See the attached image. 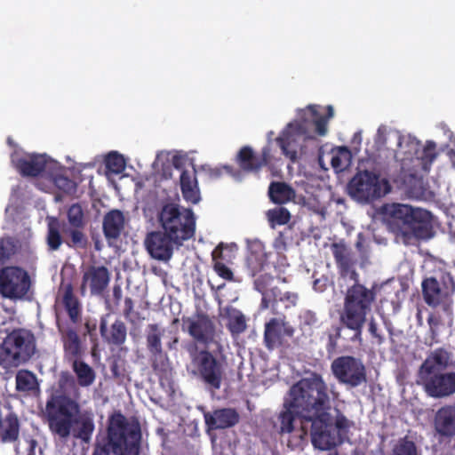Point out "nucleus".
<instances>
[{
	"instance_id": "f257e3e1",
	"label": "nucleus",
	"mask_w": 455,
	"mask_h": 455,
	"mask_svg": "<svg viewBox=\"0 0 455 455\" xmlns=\"http://www.w3.org/2000/svg\"><path fill=\"white\" fill-rule=\"evenodd\" d=\"M283 409L275 425L280 435L291 434L288 446L299 448L307 443L310 428L311 443L325 451L335 445L331 433L332 418L329 388L321 374L312 372L294 383L284 399Z\"/></svg>"
},
{
	"instance_id": "f03ea898",
	"label": "nucleus",
	"mask_w": 455,
	"mask_h": 455,
	"mask_svg": "<svg viewBox=\"0 0 455 455\" xmlns=\"http://www.w3.org/2000/svg\"><path fill=\"white\" fill-rule=\"evenodd\" d=\"M68 363L76 377L68 371H60L57 388L48 396L42 418L54 437L66 441L73 435L87 443L95 430V423L92 412L82 410L80 387L92 386L96 372L83 358Z\"/></svg>"
},
{
	"instance_id": "7ed1b4c3",
	"label": "nucleus",
	"mask_w": 455,
	"mask_h": 455,
	"mask_svg": "<svg viewBox=\"0 0 455 455\" xmlns=\"http://www.w3.org/2000/svg\"><path fill=\"white\" fill-rule=\"evenodd\" d=\"M141 445L139 419L116 411L108 416L105 435L97 440L92 455H140Z\"/></svg>"
},
{
	"instance_id": "20e7f679",
	"label": "nucleus",
	"mask_w": 455,
	"mask_h": 455,
	"mask_svg": "<svg viewBox=\"0 0 455 455\" xmlns=\"http://www.w3.org/2000/svg\"><path fill=\"white\" fill-rule=\"evenodd\" d=\"M382 213L387 229L404 244L414 239L427 240L434 235L432 214L427 210L393 203L383 205Z\"/></svg>"
},
{
	"instance_id": "39448f33",
	"label": "nucleus",
	"mask_w": 455,
	"mask_h": 455,
	"mask_svg": "<svg viewBox=\"0 0 455 455\" xmlns=\"http://www.w3.org/2000/svg\"><path fill=\"white\" fill-rule=\"evenodd\" d=\"M454 366L453 354L445 347L431 350L419 367L417 383L432 398L441 399L455 394V371H446Z\"/></svg>"
},
{
	"instance_id": "423d86ee",
	"label": "nucleus",
	"mask_w": 455,
	"mask_h": 455,
	"mask_svg": "<svg viewBox=\"0 0 455 455\" xmlns=\"http://www.w3.org/2000/svg\"><path fill=\"white\" fill-rule=\"evenodd\" d=\"M354 284L347 288L344 307L340 314V323L353 331L350 337L351 342L363 343V329L367 320V315L371 311V307L376 299L374 287L366 288L358 281H353Z\"/></svg>"
},
{
	"instance_id": "0eeeda50",
	"label": "nucleus",
	"mask_w": 455,
	"mask_h": 455,
	"mask_svg": "<svg viewBox=\"0 0 455 455\" xmlns=\"http://www.w3.org/2000/svg\"><path fill=\"white\" fill-rule=\"evenodd\" d=\"M36 352V339L27 329H14L0 344V367L5 370L27 363Z\"/></svg>"
},
{
	"instance_id": "6e6552de",
	"label": "nucleus",
	"mask_w": 455,
	"mask_h": 455,
	"mask_svg": "<svg viewBox=\"0 0 455 455\" xmlns=\"http://www.w3.org/2000/svg\"><path fill=\"white\" fill-rule=\"evenodd\" d=\"M156 219L162 230L181 243L195 235L196 217L194 212L189 208L168 202L161 206Z\"/></svg>"
},
{
	"instance_id": "1a4fd4ad",
	"label": "nucleus",
	"mask_w": 455,
	"mask_h": 455,
	"mask_svg": "<svg viewBox=\"0 0 455 455\" xmlns=\"http://www.w3.org/2000/svg\"><path fill=\"white\" fill-rule=\"evenodd\" d=\"M349 195L362 202L379 199L391 190L387 180L381 179L379 174L369 171L357 172L347 185Z\"/></svg>"
},
{
	"instance_id": "9d476101",
	"label": "nucleus",
	"mask_w": 455,
	"mask_h": 455,
	"mask_svg": "<svg viewBox=\"0 0 455 455\" xmlns=\"http://www.w3.org/2000/svg\"><path fill=\"white\" fill-rule=\"evenodd\" d=\"M188 352L194 374L212 389H220L224 374L222 363L210 351L206 349L198 351L196 346Z\"/></svg>"
},
{
	"instance_id": "9b49d317",
	"label": "nucleus",
	"mask_w": 455,
	"mask_h": 455,
	"mask_svg": "<svg viewBox=\"0 0 455 455\" xmlns=\"http://www.w3.org/2000/svg\"><path fill=\"white\" fill-rule=\"evenodd\" d=\"M46 243L52 251H58L62 243L71 249H86L89 243L84 227L62 225L53 219L47 226Z\"/></svg>"
},
{
	"instance_id": "f8f14e48",
	"label": "nucleus",
	"mask_w": 455,
	"mask_h": 455,
	"mask_svg": "<svg viewBox=\"0 0 455 455\" xmlns=\"http://www.w3.org/2000/svg\"><path fill=\"white\" fill-rule=\"evenodd\" d=\"M331 370L339 384L355 388L367 382V372L363 363L352 355H342L334 359Z\"/></svg>"
},
{
	"instance_id": "ddd939ff",
	"label": "nucleus",
	"mask_w": 455,
	"mask_h": 455,
	"mask_svg": "<svg viewBox=\"0 0 455 455\" xmlns=\"http://www.w3.org/2000/svg\"><path fill=\"white\" fill-rule=\"evenodd\" d=\"M30 288L27 271L19 267H7L0 272V290L10 299H21Z\"/></svg>"
},
{
	"instance_id": "4468645a",
	"label": "nucleus",
	"mask_w": 455,
	"mask_h": 455,
	"mask_svg": "<svg viewBox=\"0 0 455 455\" xmlns=\"http://www.w3.org/2000/svg\"><path fill=\"white\" fill-rule=\"evenodd\" d=\"M164 330L157 323H150L146 329V344L150 354L151 366L156 372H165L169 358L162 346Z\"/></svg>"
},
{
	"instance_id": "2eb2a0df",
	"label": "nucleus",
	"mask_w": 455,
	"mask_h": 455,
	"mask_svg": "<svg viewBox=\"0 0 455 455\" xmlns=\"http://www.w3.org/2000/svg\"><path fill=\"white\" fill-rule=\"evenodd\" d=\"M294 327L286 320L285 315L273 317L264 325L263 341L267 350L272 351L283 347L284 338H292Z\"/></svg>"
},
{
	"instance_id": "dca6fc26",
	"label": "nucleus",
	"mask_w": 455,
	"mask_h": 455,
	"mask_svg": "<svg viewBox=\"0 0 455 455\" xmlns=\"http://www.w3.org/2000/svg\"><path fill=\"white\" fill-rule=\"evenodd\" d=\"M183 243L171 237L164 230L148 233L145 239V246L150 256L157 260L168 261L173 253V246H180Z\"/></svg>"
},
{
	"instance_id": "f3484780",
	"label": "nucleus",
	"mask_w": 455,
	"mask_h": 455,
	"mask_svg": "<svg viewBox=\"0 0 455 455\" xmlns=\"http://www.w3.org/2000/svg\"><path fill=\"white\" fill-rule=\"evenodd\" d=\"M330 248L339 276L351 281H358L359 274L355 269L357 259L351 248L342 240L332 243Z\"/></svg>"
},
{
	"instance_id": "a211bd4d",
	"label": "nucleus",
	"mask_w": 455,
	"mask_h": 455,
	"mask_svg": "<svg viewBox=\"0 0 455 455\" xmlns=\"http://www.w3.org/2000/svg\"><path fill=\"white\" fill-rule=\"evenodd\" d=\"M110 272L105 266H89L83 274L81 293L89 288L92 296H102L110 283Z\"/></svg>"
},
{
	"instance_id": "6ab92c4d",
	"label": "nucleus",
	"mask_w": 455,
	"mask_h": 455,
	"mask_svg": "<svg viewBox=\"0 0 455 455\" xmlns=\"http://www.w3.org/2000/svg\"><path fill=\"white\" fill-rule=\"evenodd\" d=\"M334 116L332 106L322 107L320 105H309L299 113V117L304 124L312 123L315 131L319 136H324L328 131V122Z\"/></svg>"
},
{
	"instance_id": "aec40b11",
	"label": "nucleus",
	"mask_w": 455,
	"mask_h": 455,
	"mask_svg": "<svg viewBox=\"0 0 455 455\" xmlns=\"http://www.w3.org/2000/svg\"><path fill=\"white\" fill-rule=\"evenodd\" d=\"M58 330L63 347L64 361L68 363L75 359H82L84 355V347L76 329L71 326L58 325Z\"/></svg>"
},
{
	"instance_id": "412c9836",
	"label": "nucleus",
	"mask_w": 455,
	"mask_h": 455,
	"mask_svg": "<svg viewBox=\"0 0 455 455\" xmlns=\"http://www.w3.org/2000/svg\"><path fill=\"white\" fill-rule=\"evenodd\" d=\"M433 427L440 439H452L455 437V405L445 404L435 413Z\"/></svg>"
},
{
	"instance_id": "4be33fe9",
	"label": "nucleus",
	"mask_w": 455,
	"mask_h": 455,
	"mask_svg": "<svg viewBox=\"0 0 455 455\" xmlns=\"http://www.w3.org/2000/svg\"><path fill=\"white\" fill-rule=\"evenodd\" d=\"M184 325L189 335L196 341L208 344L214 336V324L208 315L204 314L197 315L196 318H183Z\"/></svg>"
},
{
	"instance_id": "5701e85b",
	"label": "nucleus",
	"mask_w": 455,
	"mask_h": 455,
	"mask_svg": "<svg viewBox=\"0 0 455 455\" xmlns=\"http://www.w3.org/2000/svg\"><path fill=\"white\" fill-rule=\"evenodd\" d=\"M269 156L270 149L268 147L263 148L260 156H258L250 146H244L241 148L236 156V163L245 172H258L267 164Z\"/></svg>"
},
{
	"instance_id": "b1692460",
	"label": "nucleus",
	"mask_w": 455,
	"mask_h": 455,
	"mask_svg": "<svg viewBox=\"0 0 455 455\" xmlns=\"http://www.w3.org/2000/svg\"><path fill=\"white\" fill-rule=\"evenodd\" d=\"M271 252H267L265 244L259 239L248 243V254L246 267L251 276L262 271L265 265L269 262Z\"/></svg>"
},
{
	"instance_id": "393cba45",
	"label": "nucleus",
	"mask_w": 455,
	"mask_h": 455,
	"mask_svg": "<svg viewBox=\"0 0 455 455\" xmlns=\"http://www.w3.org/2000/svg\"><path fill=\"white\" fill-rule=\"evenodd\" d=\"M204 421L210 430L232 427L239 421V414L235 409L224 408L204 413Z\"/></svg>"
},
{
	"instance_id": "a878e982",
	"label": "nucleus",
	"mask_w": 455,
	"mask_h": 455,
	"mask_svg": "<svg viewBox=\"0 0 455 455\" xmlns=\"http://www.w3.org/2000/svg\"><path fill=\"white\" fill-rule=\"evenodd\" d=\"M15 168L23 177H37L44 172L47 159L44 155H30L12 158Z\"/></svg>"
},
{
	"instance_id": "bb28decb",
	"label": "nucleus",
	"mask_w": 455,
	"mask_h": 455,
	"mask_svg": "<svg viewBox=\"0 0 455 455\" xmlns=\"http://www.w3.org/2000/svg\"><path fill=\"white\" fill-rule=\"evenodd\" d=\"M180 186L184 200L192 204H196L201 201V192L196 178V171L182 170L180 176Z\"/></svg>"
},
{
	"instance_id": "cd10ccee",
	"label": "nucleus",
	"mask_w": 455,
	"mask_h": 455,
	"mask_svg": "<svg viewBox=\"0 0 455 455\" xmlns=\"http://www.w3.org/2000/svg\"><path fill=\"white\" fill-rule=\"evenodd\" d=\"M61 304L65 308L72 323L76 324L81 321L82 304L74 294V287L71 283H63L60 286Z\"/></svg>"
},
{
	"instance_id": "c85d7f7f",
	"label": "nucleus",
	"mask_w": 455,
	"mask_h": 455,
	"mask_svg": "<svg viewBox=\"0 0 455 455\" xmlns=\"http://www.w3.org/2000/svg\"><path fill=\"white\" fill-rule=\"evenodd\" d=\"M100 332L105 342L117 347L124 344L127 337L126 325L120 319H116L111 326L108 328L106 319L101 318L100 323Z\"/></svg>"
},
{
	"instance_id": "c756f323",
	"label": "nucleus",
	"mask_w": 455,
	"mask_h": 455,
	"mask_svg": "<svg viewBox=\"0 0 455 455\" xmlns=\"http://www.w3.org/2000/svg\"><path fill=\"white\" fill-rule=\"evenodd\" d=\"M422 296L425 303L431 307H437L444 303L448 293L444 291L435 277H427L421 283Z\"/></svg>"
},
{
	"instance_id": "7c9ffc66",
	"label": "nucleus",
	"mask_w": 455,
	"mask_h": 455,
	"mask_svg": "<svg viewBox=\"0 0 455 455\" xmlns=\"http://www.w3.org/2000/svg\"><path fill=\"white\" fill-rule=\"evenodd\" d=\"M102 228L108 243H112L116 241L124 228V213L119 210H112L108 212L104 216Z\"/></svg>"
},
{
	"instance_id": "2f4dec72",
	"label": "nucleus",
	"mask_w": 455,
	"mask_h": 455,
	"mask_svg": "<svg viewBox=\"0 0 455 455\" xmlns=\"http://www.w3.org/2000/svg\"><path fill=\"white\" fill-rule=\"evenodd\" d=\"M267 195L270 201L275 204H285L296 198L295 189L283 181H272L269 184Z\"/></svg>"
},
{
	"instance_id": "473e14b6",
	"label": "nucleus",
	"mask_w": 455,
	"mask_h": 455,
	"mask_svg": "<svg viewBox=\"0 0 455 455\" xmlns=\"http://www.w3.org/2000/svg\"><path fill=\"white\" fill-rule=\"evenodd\" d=\"M411 145L415 148V155L417 156V159L419 161L422 169L425 172H428L433 162L437 156L435 143L433 141H427L421 150L416 148L419 146V141H411Z\"/></svg>"
},
{
	"instance_id": "72a5a7b5",
	"label": "nucleus",
	"mask_w": 455,
	"mask_h": 455,
	"mask_svg": "<svg viewBox=\"0 0 455 455\" xmlns=\"http://www.w3.org/2000/svg\"><path fill=\"white\" fill-rule=\"evenodd\" d=\"M15 382L19 392L36 393L40 389L36 374L28 370H20L16 373Z\"/></svg>"
},
{
	"instance_id": "f704fd0d",
	"label": "nucleus",
	"mask_w": 455,
	"mask_h": 455,
	"mask_svg": "<svg viewBox=\"0 0 455 455\" xmlns=\"http://www.w3.org/2000/svg\"><path fill=\"white\" fill-rule=\"evenodd\" d=\"M227 320V328L233 337L243 333L247 328L244 315L236 308L228 309Z\"/></svg>"
},
{
	"instance_id": "c9c22d12",
	"label": "nucleus",
	"mask_w": 455,
	"mask_h": 455,
	"mask_svg": "<svg viewBox=\"0 0 455 455\" xmlns=\"http://www.w3.org/2000/svg\"><path fill=\"white\" fill-rule=\"evenodd\" d=\"M351 158L352 155L348 148L345 146L338 147L332 151L331 164L334 169L342 171L350 164Z\"/></svg>"
},
{
	"instance_id": "e433bc0d",
	"label": "nucleus",
	"mask_w": 455,
	"mask_h": 455,
	"mask_svg": "<svg viewBox=\"0 0 455 455\" xmlns=\"http://www.w3.org/2000/svg\"><path fill=\"white\" fill-rule=\"evenodd\" d=\"M392 455H421L417 444L408 436L400 438L392 449Z\"/></svg>"
},
{
	"instance_id": "4c0bfd02",
	"label": "nucleus",
	"mask_w": 455,
	"mask_h": 455,
	"mask_svg": "<svg viewBox=\"0 0 455 455\" xmlns=\"http://www.w3.org/2000/svg\"><path fill=\"white\" fill-rule=\"evenodd\" d=\"M267 218L271 227L287 224L291 220L290 212L284 207H276L267 212Z\"/></svg>"
},
{
	"instance_id": "58836bf2",
	"label": "nucleus",
	"mask_w": 455,
	"mask_h": 455,
	"mask_svg": "<svg viewBox=\"0 0 455 455\" xmlns=\"http://www.w3.org/2000/svg\"><path fill=\"white\" fill-rule=\"evenodd\" d=\"M107 169L115 174L122 173L125 169V160L117 152L109 153L105 160Z\"/></svg>"
},
{
	"instance_id": "ea45409f",
	"label": "nucleus",
	"mask_w": 455,
	"mask_h": 455,
	"mask_svg": "<svg viewBox=\"0 0 455 455\" xmlns=\"http://www.w3.org/2000/svg\"><path fill=\"white\" fill-rule=\"evenodd\" d=\"M68 226L85 227L84 214L79 204H73L67 212Z\"/></svg>"
},
{
	"instance_id": "a19ab883",
	"label": "nucleus",
	"mask_w": 455,
	"mask_h": 455,
	"mask_svg": "<svg viewBox=\"0 0 455 455\" xmlns=\"http://www.w3.org/2000/svg\"><path fill=\"white\" fill-rule=\"evenodd\" d=\"M201 169L210 180H218L221 178L223 174H228L231 176L235 175L233 167L230 165H220L212 167L210 165L205 164L202 165Z\"/></svg>"
},
{
	"instance_id": "79ce46f5",
	"label": "nucleus",
	"mask_w": 455,
	"mask_h": 455,
	"mask_svg": "<svg viewBox=\"0 0 455 455\" xmlns=\"http://www.w3.org/2000/svg\"><path fill=\"white\" fill-rule=\"evenodd\" d=\"M53 181L56 188L67 195H74L77 190L76 183L66 176L56 175Z\"/></svg>"
},
{
	"instance_id": "37998d69",
	"label": "nucleus",
	"mask_w": 455,
	"mask_h": 455,
	"mask_svg": "<svg viewBox=\"0 0 455 455\" xmlns=\"http://www.w3.org/2000/svg\"><path fill=\"white\" fill-rule=\"evenodd\" d=\"M16 251V245L12 238L4 237L0 239V261L9 259Z\"/></svg>"
},
{
	"instance_id": "c03bdc74",
	"label": "nucleus",
	"mask_w": 455,
	"mask_h": 455,
	"mask_svg": "<svg viewBox=\"0 0 455 455\" xmlns=\"http://www.w3.org/2000/svg\"><path fill=\"white\" fill-rule=\"evenodd\" d=\"M274 281V276L270 274L259 275L254 280V288L262 295L267 294V291Z\"/></svg>"
},
{
	"instance_id": "a18cd8bd",
	"label": "nucleus",
	"mask_w": 455,
	"mask_h": 455,
	"mask_svg": "<svg viewBox=\"0 0 455 455\" xmlns=\"http://www.w3.org/2000/svg\"><path fill=\"white\" fill-rule=\"evenodd\" d=\"M276 142L282 149L283 154L288 157L291 162H295L298 157V153L295 148H291V140L289 138H277Z\"/></svg>"
},
{
	"instance_id": "49530a36",
	"label": "nucleus",
	"mask_w": 455,
	"mask_h": 455,
	"mask_svg": "<svg viewBox=\"0 0 455 455\" xmlns=\"http://www.w3.org/2000/svg\"><path fill=\"white\" fill-rule=\"evenodd\" d=\"M212 268L220 278L228 282L235 280L233 271L223 261L215 262Z\"/></svg>"
},
{
	"instance_id": "de8ad7c7",
	"label": "nucleus",
	"mask_w": 455,
	"mask_h": 455,
	"mask_svg": "<svg viewBox=\"0 0 455 455\" xmlns=\"http://www.w3.org/2000/svg\"><path fill=\"white\" fill-rule=\"evenodd\" d=\"M337 414L335 417L334 426L336 429L339 431V433H345L347 432L349 427L352 425V422H350L347 418L339 411L336 410Z\"/></svg>"
},
{
	"instance_id": "09e8293b",
	"label": "nucleus",
	"mask_w": 455,
	"mask_h": 455,
	"mask_svg": "<svg viewBox=\"0 0 455 455\" xmlns=\"http://www.w3.org/2000/svg\"><path fill=\"white\" fill-rule=\"evenodd\" d=\"M341 337V326H336L334 332L328 335V342L326 344V350L328 353H333L338 347V340Z\"/></svg>"
},
{
	"instance_id": "8fccbe9b",
	"label": "nucleus",
	"mask_w": 455,
	"mask_h": 455,
	"mask_svg": "<svg viewBox=\"0 0 455 455\" xmlns=\"http://www.w3.org/2000/svg\"><path fill=\"white\" fill-rule=\"evenodd\" d=\"M302 323L310 328H317L320 326L319 319L316 314L311 310H306L300 316Z\"/></svg>"
},
{
	"instance_id": "3c124183",
	"label": "nucleus",
	"mask_w": 455,
	"mask_h": 455,
	"mask_svg": "<svg viewBox=\"0 0 455 455\" xmlns=\"http://www.w3.org/2000/svg\"><path fill=\"white\" fill-rule=\"evenodd\" d=\"M273 266L278 273L283 272L289 266L287 257L283 252L276 253V261L273 262Z\"/></svg>"
},
{
	"instance_id": "603ef678",
	"label": "nucleus",
	"mask_w": 455,
	"mask_h": 455,
	"mask_svg": "<svg viewBox=\"0 0 455 455\" xmlns=\"http://www.w3.org/2000/svg\"><path fill=\"white\" fill-rule=\"evenodd\" d=\"M299 299L296 292L286 291L279 299L280 301L286 302V307H295Z\"/></svg>"
},
{
	"instance_id": "864d4df0",
	"label": "nucleus",
	"mask_w": 455,
	"mask_h": 455,
	"mask_svg": "<svg viewBox=\"0 0 455 455\" xmlns=\"http://www.w3.org/2000/svg\"><path fill=\"white\" fill-rule=\"evenodd\" d=\"M110 371L115 379H122L124 376L123 363L119 360H114L110 365Z\"/></svg>"
},
{
	"instance_id": "5fc2aeb1",
	"label": "nucleus",
	"mask_w": 455,
	"mask_h": 455,
	"mask_svg": "<svg viewBox=\"0 0 455 455\" xmlns=\"http://www.w3.org/2000/svg\"><path fill=\"white\" fill-rule=\"evenodd\" d=\"M329 283V278L323 275L319 278H315L313 283V289L317 292H323L326 290Z\"/></svg>"
},
{
	"instance_id": "6e6d98bb",
	"label": "nucleus",
	"mask_w": 455,
	"mask_h": 455,
	"mask_svg": "<svg viewBox=\"0 0 455 455\" xmlns=\"http://www.w3.org/2000/svg\"><path fill=\"white\" fill-rule=\"evenodd\" d=\"M273 247L276 251V253H281L286 251L287 243L285 241V237L282 233H279V235L275 238Z\"/></svg>"
},
{
	"instance_id": "4d7b16f0",
	"label": "nucleus",
	"mask_w": 455,
	"mask_h": 455,
	"mask_svg": "<svg viewBox=\"0 0 455 455\" xmlns=\"http://www.w3.org/2000/svg\"><path fill=\"white\" fill-rule=\"evenodd\" d=\"M369 331L373 338L377 339L378 344L380 345L384 342V338L378 332L377 323L373 319L369 323Z\"/></svg>"
},
{
	"instance_id": "13d9d810",
	"label": "nucleus",
	"mask_w": 455,
	"mask_h": 455,
	"mask_svg": "<svg viewBox=\"0 0 455 455\" xmlns=\"http://www.w3.org/2000/svg\"><path fill=\"white\" fill-rule=\"evenodd\" d=\"M223 243H220L212 252V265L217 261H223L225 260L224 255H223Z\"/></svg>"
},
{
	"instance_id": "bf43d9fd",
	"label": "nucleus",
	"mask_w": 455,
	"mask_h": 455,
	"mask_svg": "<svg viewBox=\"0 0 455 455\" xmlns=\"http://www.w3.org/2000/svg\"><path fill=\"white\" fill-rule=\"evenodd\" d=\"M134 303L132 298L126 297L124 299V316L126 319H130L132 313L133 312Z\"/></svg>"
},
{
	"instance_id": "052dcab7",
	"label": "nucleus",
	"mask_w": 455,
	"mask_h": 455,
	"mask_svg": "<svg viewBox=\"0 0 455 455\" xmlns=\"http://www.w3.org/2000/svg\"><path fill=\"white\" fill-rule=\"evenodd\" d=\"M376 144L379 146V148H386L387 145V137L383 132H380L379 129L378 131V138L376 139Z\"/></svg>"
},
{
	"instance_id": "680f3d73",
	"label": "nucleus",
	"mask_w": 455,
	"mask_h": 455,
	"mask_svg": "<svg viewBox=\"0 0 455 455\" xmlns=\"http://www.w3.org/2000/svg\"><path fill=\"white\" fill-rule=\"evenodd\" d=\"M113 297H114V299L116 300V303L117 304L121 299H122V289H121V286L120 285H115L113 287Z\"/></svg>"
},
{
	"instance_id": "e2e57ef3",
	"label": "nucleus",
	"mask_w": 455,
	"mask_h": 455,
	"mask_svg": "<svg viewBox=\"0 0 455 455\" xmlns=\"http://www.w3.org/2000/svg\"><path fill=\"white\" fill-rule=\"evenodd\" d=\"M270 305V300L267 298L266 294L262 295L261 302H260V309H267Z\"/></svg>"
},
{
	"instance_id": "0e129e2a",
	"label": "nucleus",
	"mask_w": 455,
	"mask_h": 455,
	"mask_svg": "<svg viewBox=\"0 0 455 455\" xmlns=\"http://www.w3.org/2000/svg\"><path fill=\"white\" fill-rule=\"evenodd\" d=\"M447 156L451 162L452 163V165L455 167V148H451L447 151Z\"/></svg>"
},
{
	"instance_id": "69168bd1",
	"label": "nucleus",
	"mask_w": 455,
	"mask_h": 455,
	"mask_svg": "<svg viewBox=\"0 0 455 455\" xmlns=\"http://www.w3.org/2000/svg\"><path fill=\"white\" fill-rule=\"evenodd\" d=\"M272 294H273V297H274V301H273V307L275 306V304H276L277 302V299H276V297H277V292H280L279 289L277 287H275L274 289H272L271 291Z\"/></svg>"
},
{
	"instance_id": "338daca9",
	"label": "nucleus",
	"mask_w": 455,
	"mask_h": 455,
	"mask_svg": "<svg viewBox=\"0 0 455 455\" xmlns=\"http://www.w3.org/2000/svg\"><path fill=\"white\" fill-rule=\"evenodd\" d=\"M403 137L402 135H396V143L398 147H402Z\"/></svg>"
},
{
	"instance_id": "774afa93",
	"label": "nucleus",
	"mask_w": 455,
	"mask_h": 455,
	"mask_svg": "<svg viewBox=\"0 0 455 455\" xmlns=\"http://www.w3.org/2000/svg\"><path fill=\"white\" fill-rule=\"evenodd\" d=\"M85 328H86L87 331L90 333L92 330H95L96 325L93 324V326L92 327L89 323H86Z\"/></svg>"
}]
</instances>
